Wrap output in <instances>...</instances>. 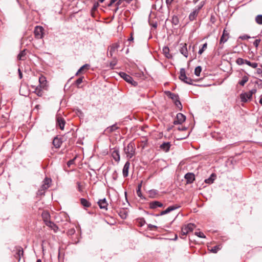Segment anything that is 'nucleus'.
<instances>
[{"mask_svg": "<svg viewBox=\"0 0 262 262\" xmlns=\"http://www.w3.org/2000/svg\"><path fill=\"white\" fill-rule=\"evenodd\" d=\"M135 144L134 142H130L127 146L124 147V151L128 159H130L135 154Z\"/></svg>", "mask_w": 262, "mask_h": 262, "instance_id": "f257e3e1", "label": "nucleus"}, {"mask_svg": "<svg viewBox=\"0 0 262 262\" xmlns=\"http://www.w3.org/2000/svg\"><path fill=\"white\" fill-rule=\"evenodd\" d=\"M195 227V225L192 223H189L183 226L181 228V237L184 238V237H183V236H186L189 232L192 231Z\"/></svg>", "mask_w": 262, "mask_h": 262, "instance_id": "f03ea898", "label": "nucleus"}, {"mask_svg": "<svg viewBox=\"0 0 262 262\" xmlns=\"http://www.w3.org/2000/svg\"><path fill=\"white\" fill-rule=\"evenodd\" d=\"M51 182L52 180L51 179L46 178L42 182L40 189L38 190V193L39 194H44L45 191L50 187Z\"/></svg>", "mask_w": 262, "mask_h": 262, "instance_id": "7ed1b4c3", "label": "nucleus"}, {"mask_svg": "<svg viewBox=\"0 0 262 262\" xmlns=\"http://www.w3.org/2000/svg\"><path fill=\"white\" fill-rule=\"evenodd\" d=\"M166 94L167 96L173 100L177 107L180 110H181L182 108V105L179 100V96L169 91L167 92Z\"/></svg>", "mask_w": 262, "mask_h": 262, "instance_id": "20e7f679", "label": "nucleus"}, {"mask_svg": "<svg viewBox=\"0 0 262 262\" xmlns=\"http://www.w3.org/2000/svg\"><path fill=\"white\" fill-rule=\"evenodd\" d=\"M179 78L187 84H192V80L190 78L187 77L184 68L180 69Z\"/></svg>", "mask_w": 262, "mask_h": 262, "instance_id": "39448f33", "label": "nucleus"}, {"mask_svg": "<svg viewBox=\"0 0 262 262\" xmlns=\"http://www.w3.org/2000/svg\"><path fill=\"white\" fill-rule=\"evenodd\" d=\"M35 37L37 39H41L43 37L44 29L42 27L37 26L35 27L34 31Z\"/></svg>", "mask_w": 262, "mask_h": 262, "instance_id": "423d86ee", "label": "nucleus"}, {"mask_svg": "<svg viewBox=\"0 0 262 262\" xmlns=\"http://www.w3.org/2000/svg\"><path fill=\"white\" fill-rule=\"evenodd\" d=\"M119 75L127 82L132 84L133 85L136 86L137 85V82L134 80L133 78L129 75H127L124 72H120Z\"/></svg>", "mask_w": 262, "mask_h": 262, "instance_id": "0eeeda50", "label": "nucleus"}, {"mask_svg": "<svg viewBox=\"0 0 262 262\" xmlns=\"http://www.w3.org/2000/svg\"><path fill=\"white\" fill-rule=\"evenodd\" d=\"M229 38V33L227 32V31L226 30H224L223 34L220 38V48L222 49L223 48V46L222 45V44L226 42Z\"/></svg>", "mask_w": 262, "mask_h": 262, "instance_id": "6e6552de", "label": "nucleus"}, {"mask_svg": "<svg viewBox=\"0 0 262 262\" xmlns=\"http://www.w3.org/2000/svg\"><path fill=\"white\" fill-rule=\"evenodd\" d=\"M186 120V117L182 113H178L177 115V119L174 121L173 123L176 125L180 124L183 123Z\"/></svg>", "mask_w": 262, "mask_h": 262, "instance_id": "1a4fd4ad", "label": "nucleus"}, {"mask_svg": "<svg viewBox=\"0 0 262 262\" xmlns=\"http://www.w3.org/2000/svg\"><path fill=\"white\" fill-rule=\"evenodd\" d=\"M202 6V5L199 6L197 9H195L194 10H193L192 12L190 13V14L189 15V19L190 21H193L195 19Z\"/></svg>", "mask_w": 262, "mask_h": 262, "instance_id": "9d476101", "label": "nucleus"}, {"mask_svg": "<svg viewBox=\"0 0 262 262\" xmlns=\"http://www.w3.org/2000/svg\"><path fill=\"white\" fill-rule=\"evenodd\" d=\"M252 91H249L248 93L242 94L241 95V101L243 102H246L248 100L250 99L252 96Z\"/></svg>", "mask_w": 262, "mask_h": 262, "instance_id": "9b49d317", "label": "nucleus"}, {"mask_svg": "<svg viewBox=\"0 0 262 262\" xmlns=\"http://www.w3.org/2000/svg\"><path fill=\"white\" fill-rule=\"evenodd\" d=\"M66 122L63 118L61 117L56 118V126H58L61 130H63Z\"/></svg>", "mask_w": 262, "mask_h": 262, "instance_id": "f8f14e48", "label": "nucleus"}, {"mask_svg": "<svg viewBox=\"0 0 262 262\" xmlns=\"http://www.w3.org/2000/svg\"><path fill=\"white\" fill-rule=\"evenodd\" d=\"M180 206L178 205L170 206L168 207L166 210L161 211L160 215H163L166 214L167 213H168L172 211H173L177 209H178L179 208H180Z\"/></svg>", "mask_w": 262, "mask_h": 262, "instance_id": "ddd939ff", "label": "nucleus"}, {"mask_svg": "<svg viewBox=\"0 0 262 262\" xmlns=\"http://www.w3.org/2000/svg\"><path fill=\"white\" fill-rule=\"evenodd\" d=\"M112 156L113 158L116 161L119 162L120 159L119 150L118 148H114L112 151Z\"/></svg>", "mask_w": 262, "mask_h": 262, "instance_id": "4468645a", "label": "nucleus"}, {"mask_svg": "<svg viewBox=\"0 0 262 262\" xmlns=\"http://www.w3.org/2000/svg\"><path fill=\"white\" fill-rule=\"evenodd\" d=\"M119 47V45L118 43H115L111 45L109 49V53H108V55H110V57H112L114 53L117 50V49Z\"/></svg>", "mask_w": 262, "mask_h": 262, "instance_id": "2eb2a0df", "label": "nucleus"}, {"mask_svg": "<svg viewBox=\"0 0 262 262\" xmlns=\"http://www.w3.org/2000/svg\"><path fill=\"white\" fill-rule=\"evenodd\" d=\"M171 146L170 142H166L163 143L160 146V149L164 152H168Z\"/></svg>", "mask_w": 262, "mask_h": 262, "instance_id": "dca6fc26", "label": "nucleus"}, {"mask_svg": "<svg viewBox=\"0 0 262 262\" xmlns=\"http://www.w3.org/2000/svg\"><path fill=\"white\" fill-rule=\"evenodd\" d=\"M98 204L101 209H103L105 210H107L108 204H107V203L106 201V199L105 198L100 200L98 202Z\"/></svg>", "mask_w": 262, "mask_h": 262, "instance_id": "f3484780", "label": "nucleus"}, {"mask_svg": "<svg viewBox=\"0 0 262 262\" xmlns=\"http://www.w3.org/2000/svg\"><path fill=\"white\" fill-rule=\"evenodd\" d=\"M181 47L180 49V53L183 55L185 57L188 56V52L187 48V44H181Z\"/></svg>", "mask_w": 262, "mask_h": 262, "instance_id": "a211bd4d", "label": "nucleus"}, {"mask_svg": "<svg viewBox=\"0 0 262 262\" xmlns=\"http://www.w3.org/2000/svg\"><path fill=\"white\" fill-rule=\"evenodd\" d=\"M187 183H192L195 180L194 174L192 173H187L185 176Z\"/></svg>", "mask_w": 262, "mask_h": 262, "instance_id": "6ab92c4d", "label": "nucleus"}, {"mask_svg": "<svg viewBox=\"0 0 262 262\" xmlns=\"http://www.w3.org/2000/svg\"><path fill=\"white\" fill-rule=\"evenodd\" d=\"M130 166V163L127 161L123 167L122 173L124 177H126L128 175V170Z\"/></svg>", "mask_w": 262, "mask_h": 262, "instance_id": "aec40b11", "label": "nucleus"}, {"mask_svg": "<svg viewBox=\"0 0 262 262\" xmlns=\"http://www.w3.org/2000/svg\"><path fill=\"white\" fill-rule=\"evenodd\" d=\"M163 204L159 201H153L150 203L149 207L151 209H156L157 207H162Z\"/></svg>", "mask_w": 262, "mask_h": 262, "instance_id": "412c9836", "label": "nucleus"}, {"mask_svg": "<svg viewBox=\"0 0 262 262\" xmlns=\"http://www.w3.org/2000/svg\"><path fill=\"white\" fill-rule=\"evenodd\" d=\"M40 86L44 89H46L47 80L46 78L43 76H41L39 78Z\"/></svg>", "mask_w": 262, "mask_h": 262, "instance_id": "4be33fe9", "label": "nucleus"}, {"mask_svg": "<svg viewBox=\"0 0 262 262\" xmlns=\"http://www.w3.org/2000/svg\"><path fill=\"white\" fill-rule=\"evenodd\" d=\"M62 144V141L60 138L58 137H55L53 141V144L56 148H59Z\"/></svg>", "mask_w": 262, "mask_h": 262, "instance_id": "5701e85b", "label": "nucleus"}, {"mask_svg": "<svg viewBox=\"0 0 262 262\" xmlns=\"http://www.w3.org/2000/svg\"><path fill=\"white\" fill-rule=\"evenodd\" d=\"M46 225L50 227L55 232H56L58 230V227L57 226L51 221L47 222Z\"/></svg>", "mask_w": 262, "mask_h": 262, "instance_id": "b1692460", "label": "nucleus"}, {"mask_svg": "<svg viewBox=\"0 0 262 262\" xmlns=\"http://www.w3.org/2000/svg\"><path fill=\"white\" fill-rule=\"evenodd\" d=\"M90 66L89 64H85L82 66L76 72L75 75L78 76L80 73L84 72V71L88 70L90 68Z\"/></svg>", "mask_w": 262, "mask_h": 262, "instance_id": "393cba45", "label": "nucleus"}, {"mask_svg": "<svg viewBox=\"0 0 262 262\" xmlns=\"http://www.w3.org/2000/svg\"><path fill=\"white\" fill-rule=\"evenodd\" d=\"M16 249L17 252L15 256L16 258L18 259V260H20L21 256H23L24 254L23 249L20 247H16Z\"/></svg>", "mask_w": 262, "mask_h": 262, "instance_id": "a878e982", "label": "nucleus"}, {"mask_svg": "<svg viewBox=\"0 0 262 262\" xmlns=\"http://www.w3.org/2000/svg\"><path fill=\"white\" fill-rule=\"evenodd\" d=\"M216 176L214 173H212L210 177L205 180V182L208 184H212L215 180Z\"/></svg>", "mask_w": 262, "mask_h": 262, "instance_id": "bb28decb", "label": "nucleus"}, {"mask_svg": "<svg viewBox=\"0 0 262 262\" xmlns=\"http://www.w3.org/2000/svg\"><path fill=\"white\" fill-rule=\"evenodd\" d=\"M26 50L21 51L18 55L17 58L19 60H25L26 59Z\"/></svg>", "mask_w": 262, "mask_h": 262, "instance_id": "cd10ccee", "label": "nucleus"}, {"mask_svg": "<svg viewBox=\"0 0 262 262\" xmlns=\"http://www.w3.org/2000/svg\"><path fill=\"white\" fill-rule=\"evenodd\" d=\"M163 54L165 55V56L167 58H171L172 57V56L170 54H169V49L168 47H164L163 48Z\"/></svg>", "mask_w": 262, "mask_h": 262, "instance_id": "c85d7f7f", "label": "nucleus"}, {"mask_svg": "<svg viewBox=\"0 0 262 262\" xmlns=\"http://www.w3.org/2000/svg\"><path fill=\"white\" fill-rule=\"evenodd\" d=\"M80 203L82 206L85 207H89L91 205L86 199L84 198H81L80 199Z\"/></svg>", "mask_w": 262, "mask_h": 262, "instance_id": "c756f323", "label": "nucleus"}, {"mask_svg": "<svg viewBox=\"0 0 262 262\" xmlns=\"http://www.w3.org/2000/svg\"><path fill=\"white\" fill-rule=\"evenodd\" d=\"M118 128V127L117 126L116 124H114L110 127H108L106 129V132H107L108 133H111L113 132L114 131L117 130Z\"/></svg>", "mask_w": 262, "mask_h": 262, "instance_id": "7c9ffc66", "label": "nucleus"}, {"mask_svg": "<svg viewBox=\"0 0 262 262\" xmlns=\"http://www.w3.org/2000/svg\"><path fill=\"white\" fill-rule=\"evenodd\" d=\"M42 217L46 224L47 223V222L50 221L48 220L50 218V214L47 212H42Z\"/></svg>", "mask_w": 262, "mask_h": 262, "instance_id": "2f4dec72", "label": "nucleus"}, {"mask_svg": "<svg viewBox=\"0 0 262 262\" xmlns=\"http://www.w3.org/2000/svg\"><path fill=\"white\" fill-rule=\"evenodd\" d=\"M249 78L247 76L243 77L242 79L238 82V84L242 86H244L245 83L248 81Z\"/></svg>", "mask_w": 262, "mask_h": 262, "instance_id": "473e14b6", "label": "nucleus"}, {"mask_svg": "<svg viewBox=\"0 0 262 262\" xmlns=\"http://www.w3.org/2000/svg\"><path fill=\"white\" fill-rule=\"evenodd\" d=\"M158 194V191L156 190H150L148 191L149 196L151 198H155L156 195Z\"/></svg>", "mask_w": 262, "mask_h": 262, "instance_id": "72a5a7b5", "label": "nucleus"}, {"mask_svg": "<svg viewBox=\"0 0 262 262\" xmlns=\"http://www.w3.org/2000/svg\"><path fill=\"white\" fill-rule=\"evenodd\" d=\"M245 63L253 68H256L258 66L257 63L251 62L250 61H248L247 60H245Z\"/></svg>", "mask_w": 262, "mask_h": 262, "instance_id": "f704fd0d", "label": "nucleus"}, {"mask_svg": "<svg viewBox=\"0 0 262 262\" xmlns=\"http://www.w3.org/2000/svg\"><path fill=\"white\" fill-rule=\"evenodd\" d=\"M171 23L174 25H178L179 23V20L177 16H173L171 19Z\"/></svg>", "mask_w": 262, "mask_h": 262, "instance_id": "c9c22d12", "label": "nucleus"}, {"mask_svg": "<svg viewBox=\"0 0 262 262\" xmlns=\"http://www.w3.org/2000/svg\"><path fill=\"white\" fill-rule=\"evenodd\" d=\"M255 21L258 25H262V15H258L255 17Z\"/></svg>", "mask_w": 262, "mask_h": 262, "instance_id": "e433bc0d", "label": "nucleus"}, {"mask_svg": "<svg viewBox=\"0 0 262 262\" xmlns=\"http://www.w3.org/2000/svg\"><path fill=\"white\" fill-rule=\"evenodd\" d=\"M202 71V68L201 66H198L195 68L194 70V74L196 76H199Z\"/></svg>", "mask_w": 262, "mask_h": 262, "instance_id": "4c0bfd02", "label": "nucleus"}, {"mask_svg": "<svg viewBox=\"0 0 262 262\" xmlns=\"http://www.w3.org/2000/svg\"><path fill=\"white\" fill-rule=\"evenodd\" d=\"M207 47V43L206 42L204 44H203L202 46V47L201 49H200V50L198 52L199 54H202L203 53V52L206 49Z\"/></svg>", "mask_w": 262, "mask_h": 262, "instance_id": "58836bf2", "label": "nucleus"}, {"mask_svg": "<svg viewBox=\"0 0 262 262\" xmlns=\"http://www.w3.org/2000/svg\"><path fill=\"white\" fill-rule=\"evenodd\" d=\"M245 59H244L242 58H238L236 60V63L238 64V65H242L244 63H245Z\"/></svg>", "mask_w": 262, "mask_h": 262, "instance_id": "ea45409f", "label": "nucleus"}, {"mask_svg": "<svg viewBox=\"0 0 262 262\" xmlns=\"http://www.w3.org/2000/svg\"><path fill=\"white\" fill-rule=\"evenodd\" d=\"M141 186H142V183H141L140 184L138 185V189L137 190V194L138 196L140 198L142 197V193L141 191Z\"/></svg>", "mask_w": 262, "mask_h": 262, "instance_id": "a19ab883", "label": "nucleus"}, {"mask_svg": "<svg viewBox=\"0 0 262 262\" xmlns=\"http://www.w3.org/2000/svg\"><path fill=\"white\" fill-rule=\"evenodd\" d=\"M84 77H80L75 81V84L77 85V86L79 88V85L83 82V79Z\"/></svg>", "mask_w": 262, "mask_h": 262, "instance_id": "79ce46f5", "label": "nucleus"}, {"mask_svg": "<svg viewBox=\"0 0 262 262\" xmlns=\"http://www.w3.org/2000/svg\"><path fill=\"white\" fill-rule=\"evenodd\" d=\"M195 235H196V236H198V237H201V238H205L206 237L204 234L201 231L195 232Z\"/></svg>", "mask_w": 262, "mask_h": 262, "instance_id": "37998d69", "label": "nucleus"}, {"mask_svg": "<svg viewBox=\"0 0 262 262\" xmlns=\"http://www.w3.org/2000/svg\"><path fill=\"white\" fill-rule=\"evenodd\" d=\"M220 249V246H215L213 247L211 250V251L213 253H216L217 252V251Z\"/></svg>", "mask_w": 262, "mask_h": 262, "instance_id": "c03bdc74", "label": "nucleus"}, {"mask_svg": "<svg viewBox=\"0 0 262 262\" xmlns=\"http://www.w3.org/2000/svg\"><path fill=\"white\" fill-rule=\"evenodd\" d=\"M39 97H41L42 95V92L40 89H39L38 88H37L35 89V91L34 92Z\"/></svg>", "mask_w": 262, "mask_h": 262, "instance_id": "a18cd8bd", "label": "nucleus"}, {"mask_svg": "<svg viewBox=\"0 0 262 262\" xmlns=\"http://www.w3.org/2000/svg\"><path fill=\"white\" fill-rule=\"evenodd\" d=\"M119 215L122 219H125L127 217V213L124 211H120Z\"/></svg>", "mask_w": 262, "mask_h": 262, "instance_id": "49530a36", "label": "nucleus"}, {"mask_svg": "<svg viewBox=\"0 0 262 262\" xmlns=\"http://www.w3.org/2000/svg\"><path fill=\"white\" fill-rule=\"evenodd\" d=\"M148 228L151 230H154L157 228V227L155 225H153L151 224H148Z\"/></svg>", "mask_w": 262, "mask_h": 262, "instance_id": "de8ad7c7", "label": "nucleus"}, {"mask_svg": "<svg viewBox=\"0 0 262 262\" xmlns=\"http://www.w3.org/2000/svg\"><path fill=\"white\" fill-rule=\"evenodd\" d=\"M260 42V39H256L254 42H253V45L256 47H258V46H259V44Z\"/></svg>", "mask_w": 262, "mask_h": 262, "instance_id": "09e8293b", "label": "nucleus"}, {"mask_svg": "<svg viewBox=\"0 0 262 262\" xmlns=\"http://www.w3.org/2000/svg\"><path fill=\"white\" fill-rule=\"evenodd\" d=\"M239 38L242 40H246V39H249L250 38V36L248 35H244L241 36Z\"/></svg>", "mask_w": 262, "mask_h": 262, "instance_id": "8fccbe9b", "label": "nucleus"}, {"mask_svg": "<svg viewBox=\"0 0 262 262\" xmlns=\"http://www.w3.org/2000/svg\"><path fill=\"white\" fill-rule=\"evenodd\" d=\"M116 61H112L110 63V67H111L112 69H113L114 67H115V66L116 65Z\"/></svg>", "mask_w": 262, "mask_h": 262, "instance_id": "3c124183", "label": "nucleus"}, {"mask_svg": "<svg viewBox=\"0 0 262 262\" xmlns=\"http://www.w3.org/2000/svg\"><path fill=\"white\" fill-rule=\"evenodd\" d=\"M75 159V158L69 161L68 162V165L69 166L71 164H72L74 163V161Z\"/></svg>", "mask_w": 262, "mask_h": 262, "instance_id": "603ef678", "label": "nucleus"}, {"mask_svg": "<svg viewBox=\"0 0 262 262\" xmlns=\"http://www.w3.org/2000/svg\"><path fill=\"white\" fill-rule=\"evenodd\" d=\"M174 0H166V4L168 6L169 5H171V4L172 3V2Z\"/></svg>", "mask_w": 262, "mask_h": 262, "instance_id": "864d4df0", "label": "nucleus"}, {"mask_svg": "<svg viewBox=\"0 0 262 262\" xmlns=\"http://www.w3.org/2000/svg\"><path fill=\"white\" fill-rule=\"evenodd\" d=\"M123 1V0H119L116 4V5L118 7L121 4V2Z\"/></svg>", "mask_w": 262, "mask_h": 262, "instance_id": "5fc2aeb1", "label": "nucleus"}, {"mask_svg": "<svg viewBox=\"0 0 262 262\" xmlns=\"http://www.w3.org/2000/svg\"><path fill=\"white\" fill-rule=\"evenodd\" d=\"M257 72L259 74L262 73V70L261 69L258 68L257 69Z\"/></svg>", "mask_w": 262, "mask_h": 262, "instance_id": "6e6d98bb", "label": "nucleus"}, {"mask_svg": "<svg viewBox=\"0 0 262 262\" xmlns=\"http://www.w3.org/2000/svg\"><path fill=\"white\" fill-rule=\"evenodd\" d=\"M18 72H19V77H20V78H22V73L20 72V70L19 69H18Z\"/></svg>", "mask_w": 262, "mask_h": 262, "instance_id": "4d7b16f0", "label": "nucleus"}, {"mask_svg": "<svg viewBox=\"0 0 262 262\" xmlns=\"http://www.w3.org/2000/svg\"><path fill=\"white\" fill-rule=\"evenodd\" d=\"M134 40V38L133 37V35L132 34H131V36L130 37V38L128 39V40L129 41H133Z\"/></svg>", "mask_w": 262, "mask_h": 262, "instance_id": "13d9d810", "label": "nucleus"}, {"mask_svg": "<svg viewBox=\"0 0 262 262\" xmlns=\"http://www.w3.org/2000/svg\"><path fill=\"white\" fill-rule=\"evenodd\" d=\"M145 222L144 220L143 221V222H141L140 223V226H143V225L145 224Z\"/></svg>", "mask_w": 262, "mask_h": 262, "instance_id": "bf43d9fd", "label": "nucleus"}, {"mask_svg": "<svg viewBox=\"0 0 262 262\" xmlns=\"http://www.w3.org/2000/svg\"><path fill=\"white\" fill-rule=\"evenodd\" d=\"M259 103L262 105V95L261 97L259 100Z\"/></svg>", "mask_w": 262, "mask_h": 262, "instance_id": "052dcab7", "label": "nucleus"}, {"mask_svg": "<svg viewBox=\"0 0 262 262\" xmlns=\"http://www.w3.org/2000/svg\"><path fill=\"white\" fill-rule=\"evenodd\" d=\"M113 4V3H112V1H111L110 3L108 5V6L110 7V6H112Z\"/></svg>", "mask_w": 262, "mask_h": 262, "instance_id": "680f3d73", "label": "nucleus"}, {"mask_svg": "<svg viewBox=\"0 0 262 262\" xmlns=\"http://www.w3.org/2000/svg\"><path fill=\"white\" fill-rule=\"evenodd\" d=\"M39 106H40V105H36L35 106V108H37V109H38V108H39Z\"/></svg>", "mask_w": 262, "mask_h": 262, "instance_id": "e2e57ef3", "label": "nucleus"}, {"mask_svg": "<svg viewBox=\"0 0 262 262\" xmlns=\"http://www.w3.org/2000/svg\"><path fill=\"white\" fill-rule=\"evenodd\" d=\"M251 91H252L253 94V93H254L256 92V90L253 89V90H252Z\"/></svg>", "mask_w": 262, "mask_h": 262, "instance_id": "0e129e2a", "label": "nucleus"}, {"mask_svg": "<svg viewBox=\"0 0 262 262\" xmlns=\"http://www.w3.org/2000/svg\"><path fill=\"white\" fill-rule=\"evenodd\" d=\"M112 1V3H114L115 2H116L117 0H111Z\"/></svg>", "mask_w": 262, "mask_h": 262, "instance_id": "69168bd1", "label": "nucleus"}, {"mask_svg": "<svg viewBox=\"0 0 262 262\" xmlns=\"http://www.w3.org/2000/svg\"><path fill=\"white\" fill-rule=\"evenodd\" d=\"M36 262H42V261H41V259H38L37 260Z\"/></svg>", "mask_w": 262, "mask_h": 262, "instance_id": "338daca9", "label": "nucleus"}, {"mask_svg": "<svg viewBox=\"0 0 262 262\" xmlns=\"http://www.w3.org/2000/svg\"><path fill=\"white\" fill-rule=\"evenodd\" d=\"M105 0H99L100 3H103Z\"/></svg>", "mask_w": 262, "mask_h": 262, "instance_id": "774afa93", "label": "nucleus"}]
</instances>
